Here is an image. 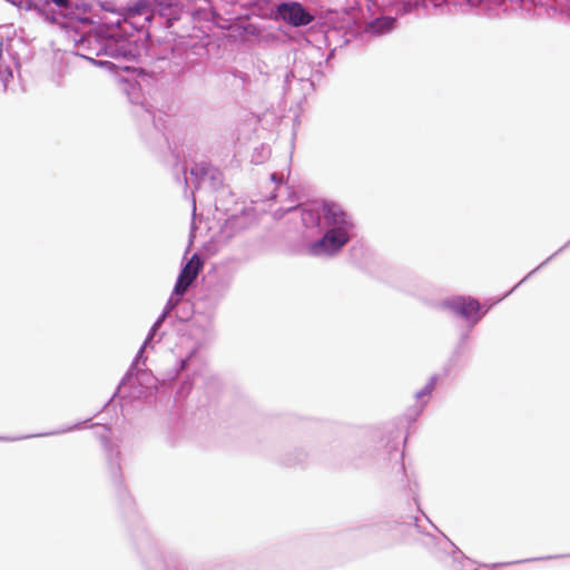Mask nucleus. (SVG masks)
<instances>
[{"label": "nucleus", "instance_id": "6e6552de", "mask_svg": "<svg viewBox=\"0 0 570 570\" xmlns=\"http://www.w3.org/2000/svg\"><path fill=\"white\" fill-rule=\"evenodd\" d=\"M46 2L53 3L58 8H68L69 7V0H46Z\"/></svg>", "mask_w": 570, "mask_h": 570}, {"label": "nucleus", "instance_id": "1a4fd4ad", "mask_svg": "<svg viewBox=\"0 0 570 570\" xmlns=\"http://www.w3.org/2000/svg\"><path fill=\"white\" fill-rule=\"evenodd\" d=\"M176 19L177 18H169V19H167V22H166L167 28H170L173 26L174 20H176Z\"/></svg>", "mask_w": 570, "mask_h": 570}, {"label": "nucleus", "instance_id": "f257e3e1", "mask_svg": "<svg viewBox=\"0 0 570 570\" xmlns=\"http://www.w3.org/2000/svg\"><path fill=\"white\" fill-rule=\"evenodd\" d=\"M276 18L282 19L293 27H303L309 24L314 20V16L309 13L299 2H283L276 8Z\"/></svg>", "mask_w": 570, "mask_h": 570}, {"label": "nucleus", "instance_id": "0eeeda50", "mask_svg": "<svg viewBox=\"0 0 570 570\" xmlns=\"http://www.w3.org/2000/svg\"><path fill=\"white\" fill-rule=\"evenodd\" d=\"M395 19L391 17H384L376 19L370 24V29L377 33L390 31L394 28Z\"/></svg>", "mask_w": 570, "mask_h": 570}, {"label": "nucleus", "instance_id": "39448f33", "mask_svg": "<svg viewBox=\"0 0 570 570\" xmlns=\"http://www.w3.org/2000/svg\"><path fill=\"white\" fill-rule=\"evenodd\" d=\"M448 305L452 311L466 318L478 315L480 311L479 302L471 297H458Z\"/></svg>", "mask_w": 570, "mask_h": 570}, {"label": "nucleus", "instance_id": "423d86ee", "mask_svg": "<svg viewBox=\"0 0 570 570\" xmlns=\"http://www.w3.org/2000/svg\"><path fill=\"white\" fill-rule=\"evenodd\" d=\"M138 16H145L146 20H150L151 18V10L147 1L140 0L132 7L128 8L127 17L128 18H135Z\"/></svg>", "mask_w": 570, "mask_h": 570}, {"label": "nucleus", "instance_id": "7ed1b4c3", "mask_svg": "<svg viewBox=\"0 0 570 570\" xmlns=\"http://www.w3.org/2000/svg\"><path fill=\"white\" fill-rule=\"evenodd\" d=\"M203 268V261L197 254H194L186 265L181 268V272L176 282L174 293L176 295H183L191 283L196 279L197 275Z\"/></svg>", "mask_w": 570, "mask_h": 570}, {"label": "nucleus", "instance_id": "f03ea898", "mask_svg": "<svg viewBox=\"0 0 570 570\" xmlns=\"http://www.w3.org/2000/svg\"><path fill=\"white\" fill-rule=\"evenodd\" d=\"M350 237L344 228H332L326 232L324 237L313 245L314 254H332L340 250Z\"/></svg>", "mask_w": 570, "mask_h": 570}, {"label": "nucleus", "instance_id": "20e7f679", "mask_svg": "<svg viewBox=\"0 0 570 570\" xmlns=\"http://www.w3.org/2000/svg\"><path fill=\"white\" fill-rule=\"evenodd\" d=\"M324 217L326 222L335 226V228H344L347 230L352 226L347 214L340 205L334 203L324 205Z\"/></svg>", "mask_w": 570, "mask_h": 570}]
</instances>
